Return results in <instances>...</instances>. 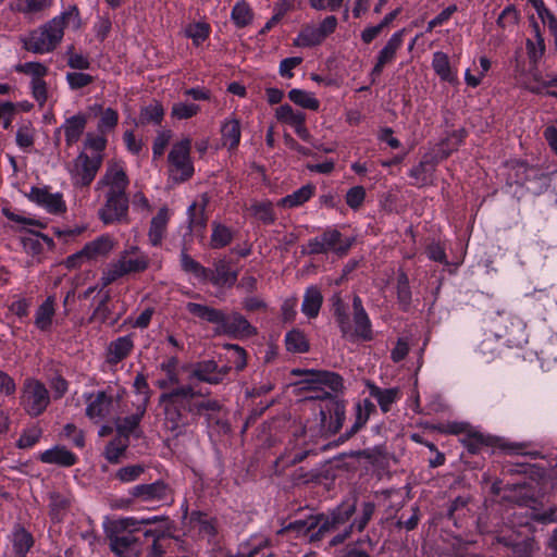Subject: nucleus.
<instances>
[{"instance_id":"obj_40","label":"nucleus","mask_w":557,"mask_h":557,"mask_svg":"<svg viewBox=\"0 0 557 557\" xmlns=\"http://www.w3.org/2000/svg\"><path fill=\"white\" fill-rule=\"evenodd\" d=\"M146 411L145 405H137L134 413L125 416L120 420L116 425L117 434L128 441L129 436L139 428Z\"/></svg>"},{"instance_id":"obj_10","label":"nucleus","mask_w":557,"mask_h":557,"mask_svg":"<svg viewBox=\"0 0 557 557\" xmlns=\"http://www.w3.org/2000/svg\"><path fill=\"white\" fill-rule=\"evenodd\" d=\"M494 335L508 347H520L527 343L525 324L518 318L506 313H498L493 322Z\"/></svg>"},{"instance_id":"obj_13","label":"nucleus","mask_w":557,"mask_h":557,"mask_svg":"<svg viewBox=\"0 0 557 557\" xmlns=\"http://www.w3.org/2000/svg\"><path fill=\"white\" fill-rule=\"evenodd\" d=\"M102 154L94 157L81 152L74 161V169L71 171L73 185L78 188L89 187L102 165Z\"/></svg>"},{"instance_id":"obj_22","label":"nucleus","mask_w":557,"mask_h":557,"mask_svg":"<svg viewBox=\"0 0 557 557\" xmlns=\"http://www.w3.org/2000/svg\"><path fill=\"white\" fill-rule=\"evenodd\" d=\"M272 557V542L263 534H253L242 542L231 557Z\"/></svg>"},{"instance_id":"obj_36","label":"nucleus","mask_w":557,"mask_h":557,"mask_svg":"<svg viewBox=\"0 0 557 557\" xmlns=\"http://www.w3.org/2000/svg\"><path fill=\"white\" fill-rule=\"evenodd\" d=\"M116 271L121 275V277L133 274V273H141L148 269L149 260L146 255H140L136 258H127V251H124L120 258L113 262Z\"/></svg>"},{"instance_id":"obj_5","label":"nucleus","mask_w":557,"mask_h":557,"mask_svg":"<svg viewBox=\"0 0 557 557\" xmlns=\"http://www.w3.org/2000/svg\"><path fill=\"white\" fill-rule=\"evenodd\" d=\"M186 310L199 320L215 325V333L233 339H244L257 335V327L253 326L242 313L232 311L224 312L198 302H187Z\"/></svg>"},{"instance_id":"obj_38","label":"nucleus","mask_w":557,"mask_h":557,"mask_svg":"<svg viewBox=\"0 0 557 557\" xmlns=\"http://www.w3.org/2000/svg\"><path fill=\"white\" fill-rule=\"evenodd\" d=\"M180 264L182 271L186 274H191L200 283H208L211 268H207L195 260L190 255H188L186 248H183L181 251Z\"/></svg>"},{"instance_id":"obj_6","label":"nucleus","mask_w":557,"mask_h":557,"mask_svg":"<svg viewBox=\"0 0 557 557\" xmlns=\"http://www.w3.org/2000/svg\"><path fill=\"white\" fill-rule=\"evenodd\" d=\"M64 18L54 17L42 26L32 30L22 39L23 48L29 52L44 54L55 49L64 35Z\"/></svg>"},{"instance_id":"obj_44","label":"nucleus","mask_w":557,"mask_h":557,"mask_svg":"<svg viewBox=\"0 0 557 557\" xmlns=\"http://www.w3.org/2000/svg\"><path fill=\"white\" fill-rule=\"evenodd\" d=\"M164 119V108L159 101H153L148 106L141 107L136 126L161 125Z\"/></svg>"},{"instance_id":"obj_29","label":"nucleus","mask_w":557,"mask_h":557,"mask_svg":"<svg viewBox=\"0 0 557 557\" xmlns=\"http://www.w3.org/2000/svg\"><path fill=\"white\" fill-rule=\"evenodd\" d=\"M57 312V302L53 295L48 296L36 309L34 314V324L41 333L52 331L53 320Z\"/></svg>"},{"instance_id":"obj_45","label":"nucleus","mask_w":557,"mask_h":557,"mask_svg":"<svg viewBox=\"0 0 557 557\" xmlns=\"http://www.w3.org/2000/svg\"><path fill=\"white\" fill-rule=\"evenodd\" d=\"M317 455L311 448L292 447L286 448L285 451L276 459L275 466L282 470L296 466L302 462L309 455Z\"/></svg>"},{"instance_id":"obj_7","label":"nucleus","mask_w":557,"mask_h":557,"mask_svg":"<svg viewBox=\"0 0 557 557\" xmlns=\"http://www.w3.org/2000/svg\"><path fill=\"white\" fill-rule=\"evenodd\" d=\"M190 150L191 140L184 138L174 143L169 152L168 162L170 175L175 183H185L189 181L195 173Z\"/></svg>"},{"instance_id":"obj_18","label":"nucleus","mask_w":557,"mask_h":557,"mask_svg":"<svg viewBox=\"0 0 557 557\" xmlns=\"http://www.w3.org/2000/svg\"><path fill=\"white\" fill-rule=\"evenodd\" d=\"M29 198L47 212L60 215L66 212L67 207L61 193H50L49 187H32Z\"/></svg>"},{"instance_id":"obj_53","label":"nucleus","mask_w":557,"mask_h":557,"mask_svg":"<svg viewBox=\"0 0 557 557\" xmlns=\"http://www.w3.org/2000/svg\"><path fill=\"white\" fill-rule=\"evenodd\" d=\"M106 180L107 185L109 186L108 191L126 194L129 180L123 168L119 166L109 169L106 174Z\"/></svg>"},{"instance_id":"obj_51","label":"nucleus","mask_w":557,"mask_h":557,"mask_svg":"<svg viewBox=\"0 0 557 557\" xmlns=\"http://www.w3.org/2000/svg\"><path fill=\"white\" fill-rule=\"evenodd\" d=\"M275 117L278 122L286 124L293 128L300 126L301 123H306L307 115L302 111L294 110V108L284 103L275 110Z\"/></svg>"},{"instance_id":"obj_47","label":"nucleus","mask_w":557,"mask_h":557,"mask_svg":"<svg viewBox=\"0 0 557 557\" xmlns=\"http://www.w3.org/2000/svg\"><path fill=\"white\" fill-rule=\"evenodd\" d=\"M324 37L318 26L306 24L301 27L294 40V46L300 48H312L320 46L324 41Z\"/></svg>"},{"instance_id":"obj_28","label":"nucleus","mask_w":557,"mask_h":557,"mask_svg":"<svg viewBox=\"0 0 557 557\" xmlns=\"http://www.w3.org/2000/svg\"><path fill=\"white\" fill-rule=\"evenodd\" d=\"M222 146L227 148L230 152L238 149L242 140V123L240 120L232 114L224 119L220 127Z\"/></svg>"},{"instance_id":"obj_31","label":"nucleus","mask_w":557,"mask_h":557,"mask_svg":"<svg viewBox=\"0 0 557 557\" xmlns=\"http://www.w3.org/2000/svg\"><path fill=\"white\" fill-rule=\"evenodd\" d=\"M38 459L42 463L55 465L63 468H70L78 462V456L61 445H55L40 453Z\"/></svg>"},{"instance_id":"obj_46","label":"nucleus","mask_w":557,"mask_h":557,"mask_svg":"<svg viewBox=\"0 0 557 557\" xmlns=\"http://www.w3.org/2000/svg\"><path fill=\"white\" fill-rule=\"evenodd\" d=\"M401 9L397 8L387 13L376 25L367 26L360 33V39L364 45H370L385 28H387L400 14Z\"/></svg>"},{"instance_id":"obj_54","label":"nucleus","mask_w":557,"mask_h":557,"mask_svg":"<svg viewBox=\"0 0 557 557\" xmlns=\"http://www.w3.org/2000/svg\"><path fill=\"white\" fill-rule=\"evenodd\" d=\"M288 99L296 106L311 111L320 109V100L310 91L293 88L287 94Z\"/></svg>"},{"instance_id":"obj_25","label":"nucleus","mask_w":557,"mask_h":557,"mask_svg":"<svg viewBox=\"0 0 557 557\" xmlns=\"http://www.w3.org/2000/svg\"><path fill=\"white\" fill-rule=\"evenodd\" d=\"M320 237L326 249V253L334 252L339 257L347 255L355 242V238L345 237L333 226H327Z\"/></svg>"},{"instance_id":"obj_2","label":"nucleus","mask_w":557,"mask_h":557,"mask_svg":"<svg viewBox=\"0 0 557 557\" xmlns=\"http://www.w3.org/2000/svg\"><path fill=\"white\" fill-rule=\"evenodd\" d=\"M170 385H177L159 396V406L162 408L163 424L175 436L186 433L187 429L197 425L200 421L209 431L226 433L230 430L227 420L223 414V405L220 400L203 395L200 389L190 384H180L177 371L166 373Z\"/></svg>"},{"instance_id":"obj_27","label":"nucleus","mask_w":557,"mask_h":557,"mask_svg":"<svg viewBox=\"0 0 557 557\" xmlns=\"http://www.w3.org/2000/svg\"><path fill=\"white\" fill-rule=\"evenodd\" d=\"M87 122V114L79 112L75 115L66 117L64 123L55 129V135H60L63 131L66 147L70 148L81 139L85 132Z\"/></svg>"},{"instance_id":"obj_30","label":"nucleus","mask_w":557,"mask_h":557,"mask_svg":"<svg viewBox=\"0 0 557 557\" xmlns=\"http://www.w3.org/2000/svg\"><path fill=\"white\" fill-rule=\"evenodd\" d=\"M171 212L168 207H162L152 216L148 230V239L152 247H160L168 232Z\"/></svg>"},{"instance_id":"obj_55","label":"nucleus","mask_w":557,"mask_h":557,"mask_svg":"<svg viewBox=\"0 0 557 557\" xmlns=\"http://www.w3.org/2000/svg\"><path fill=\"white\" fill-rule=\"evenodd\" d=\"M396 294L400 309L407 312L411 306L412 293L409 277L405 271H399L397 274Z\"/></svg>"},{"instance_id":"obj_3","label":"nucleus","mask_w":557,"mask_h":557,"mask_svg":"<svg viewBox=\"0 0 557 557\" xmlns=\"http://www.w3.org/2000/svg\"><path fill=\"white\" fill-rule=\"evenodd\" d=\"M104 534L115 557H162L171 540L169 528H139L134 517L110 521L104 525Z\"/></svg>"},{"instance_id":"obj_20","label":"nucleus","mask_w":557,"mask_h":557,"mask_svg":"<svg viewBox=\"0 0 557 557\" xmlns=\"http://www.w3.org/2000/svg\"><path fill=\"white\" fill-rule=\"evenodd\" d=\"M239 271L232 269V260L220 258L214 260L213 268L208 277V283L215 287H233L238 280Z\"/></svg>"},{"instance_id":"obj_8","label":"nucleus","mask_w":557,"mask_h":557,"mask_svg":"<svg viewBox=\"0 0 557 557\" xmlns=\"http://www.w3.org/2000/svg\"><path fill=\"white\" fill-rule=\"evenodd\" d=\"M509 178L512 183L525 186L534 194H541L546 190L552 182L549 174L536 166H530L524 161H516L511 168Z\"/></svg>"},{"instance_id":"obj_52","label":"nucleus","mask_w":557,"mask_h":557,"mask_svg":"<svg viewBox=\"0 0 557 557\" xmlns=\"http://www.w3.org/2000/svg\"><path fill=\"white\" fill-rule=\"evenodd\" d=\"M532 26L535 34V39L533 40L528 38L525 42V48L530 63L532 64V66H536L539 60H541L545 52V42L543 36L540 33L539 24L533 21Z\"/></svg>"},{"instance_id":"obj_11","label":"nucleus","mask_w":557,"mask_h":557,"mask_svg":"<svg viewBox=\"0 0 557 557\" xmlns=\"http://www.w3.org/2000/svg\"><path fill=\"white\" fill-rule=\"evenodd\" d=\"M21 404L30 417L42 414L50 404V395L46 385L35 379L26 380Z\"/></svg>"},{"instance_id":"obj_57","label":"nucleus","mask_w":557,"mask_h":557,"mask_svg":"<svg viewBox=\"0 0 557 557\" xmlns=\"http://www.w3.org/2000/svg\"><path fill=\"white\" fill-rule=\"evenodd\" d=\"M231 20L237 28L248 26L253 20V12L245 0L238 1L232 9Z\"/></svg>"},{"instance_id":"obj_4","label":"nucleus","mask_w":557,"mask_h":557,"mask_svg":"<svg viewBox=\"0 0 557 557\" xmlns=\"http://www.w3.org/2000/svg\"><path fill=\"white\" fill-rule=\"evenodd\" d=\"M329 305L342 338L350 343H367L374 339L372 321L359 295L354 294L352 296L351 315L348 312V304L345 302L341 290L333 293L329 298Z\"/></svg>"},{"instance_id":"obj_14","label":"nucleus","mask_w":557,"mask_h":557,"mask_svg":"<svg viewBox=\"0 0 557 557\" xmlns=\"http://www.w3.org/2000/svg\"><path fill=\"white\" fill-rule=\"evenodd\" d=\"M405 36V28L395 32L377 52L374 65L369 74L371 84H375L376 78L383 73L384 69L396 60L397 52L404 46Z\"/></svg>"},{"instance_id":"obj_26","label":"nucleus","mask_w":557,"mask_h":557,"mask_svg":"<svg viewBox=\"0 0 557 557\" xmlns=\"http://www.w3.org/2000/svg\"><path fill=\"white\" fill-rule=\"evenodd\" d=\"M218 372V362L215 360H199L189 366L188 381L190 384L197 381L209 385H219Z\"/></svg>"},{"instance_id":"obj_21","label":"nucleus","mask_w":557,"mask_h":557,"mask_svg":"<svg viewBox=\"0 0 557 557\" xmlns=\"http://www.w3.org/2000/svg\"><path fill=\"white\" fill-rule=\"evenodd\" d=\"M373 413H376V406L369 398L358 400L355 404V421L349 429L339 435L336 445L343 444L356 435Z\"/></svg>"},{"instance_id":"obj_17","label":"nucleus","mask_w":557,"mask_h":557,"mask_svg":"<svg viewBox=\"0 0 557 557\" xmlns=\"http://www.w3.org/2000/svg\"><path fill=\"white\" fill-rule=\"evenodd\" d=\"M83 398L87 404L85 414L89 419H106L110 416L114 403V396L111 388L98 391L96 393H84Z\"/></svg>"},{"instance_id":"obj_23","label":"nucleus","mask_w":557,"mask_h":557,"mask_svg":"<svg viewBox=\"0 0 557 557\" xmlns=\"http://www.w3.org/2000/svg\"><path fill=\"white\" fill-rule=\"evenodd\" d=\"M209 205L207 195L201 196L200 201H194L187 208V221L189 231L196 236L202 238L206 234L208 215L206 209Z\"/></svg>"},{"instance_id":"obj_41","label":"nucleus","mask_w":557,"mask_h":557,"mask_svg":"<svg viewBox=\"0 0 557 557\" xmlns=\"http://www.w3.org/2000/svg\"><path fill=\"white\" fill-rule=\"evenodd\" d=\"M315 193V186L313 184H307L293 191L289 195L281 198L277 206L283 208H297L309 201Z\"/></svg>"},{"instance_id":"obj_43","label":"nucleus","mask_w":557,"mask_h":557,"mask_svg":"<svg viewBox=\"0 0 557 557\" xmlns=\"http://www.w3.org/2000/svg\"><path fill=\"white\" fill-rule=\"evenodd\" d=\"M432 67L436 75L443 81L449 84L457 82V74L450 66L449 57L443 51H436L433 53Z\"/></svg>"},{"instance_id":"obj_15","label":"nucleus","mask_w":557,"mask_h":557,"mask_svg":"<svg viewBox=\"0 0 557 557\" xmlns=\"http://www.w3.org/2000/svg\"><path fill=\"white\" fill-rule=\"evenodd\" d=\"M450 432L454 434H462L459 441L471 455H479L484 449L495 446V437L474 431L463 423H454L450 426Z\"/></svg>"},{"instance_id":"obj_59","label":"nucleus","mask_w":557,"mask_h":557,"mask_svg":"<svg viewBox=\"0 0 557 557\" xmlns=\"http://www.w3.org/2000/svg\"><path fill=\"white\" fill-rule=\"evenodd\" d=\"M468 498L458 496L453 499L447 507L446 518L451 521L455 527L461 528L460 519L466 516L468 511Z\"/></svg>"},{"instance_id":"obj_9","label":"nucleus","mask_w":557,"mask_h":557,"mask_svg":"<svg viewBox=\"0 0 557 557\" xmlns=\"http://www.w3.org/2000/svg\"><path fill=\"white\" fill-rule=\"evenodd\" d=\"M184 518L188 519V528L195 532L200 540L209 544H219L221 540V523L219 519L210 512L202 510H191L188 513V507H185Z\"/></svg>"},{"instance_id":"obj_50","label":"nucleus","mask_w":557,"mask_h":557,"mask_svg":"<svg viewBox=\"0 0 557 557\" xmlns=\"http://www.w3.org/2000/svg\"><path fill=\"white\" fill-rule=\"evenodd\" d=\"M284 343L286 350L293 354H305L310 349L309 341L304 331L292 329L285 334Z\"/></svg>"},{"instance_id":"obj_35","label":"nucleus","mask_w":557,"mask_h":557,"mask_svg":"<svg viewBox=\"0 0 557 557\" xmlns=\"http://www.w3.org/2000/svg\"><path fill=\"white\" fill-rule=\"evenodd\" d=\"M115 246L114 238L109 234H102L84 245V250L89 261H97L110 255Z\"/></svg>"},{"instance_id":"obj_60","label":"nucleus","mask_w":557,"mask_h":557,"mask_svg":"<svg viewBox=\"0 0 557 557\" xmlns=\"http://www.w3.org/2000/svg\"><path fill=\"white\" fill-rule=\"evenodd\" d=\"M211 34V26L207 22H197L187 26L186 36L193 40V44L198 47L209 38Z\"/></svg>"},{"instance_id":"obj_33","label":"nucleus","mask_w":557,"mask_h":557,"mask_svg":"<svg viewBox=\"0 0 557 557\" xmlns=\"http://www.w3.org/2000/svg\"><path fill=\"white\" fill-rule=\"evenodd\" d=\"M134 349L133 335L120 336L112 341L107 348V361L110 364H117L126 359Z\"/></svg>"},{"instance_id":"obj_32","label":"nucleus","mask_w":557,"mask_h":557,"mask_svg":"<svg viewBox=\"0 0 557 557\" xmlns=\"http://www.w3.org/2000/svg\"><path fill=\"white\" fill-rule=\"evenodd\" d=\"M437 164V157L426 153L417 165L409 170L408 175L416 181L418 186H424L431 181Z\"/></svg>"},{"instance_id":"obj_58","label":"nucleus","mask_w":557,"mask_h":557,"mask_svg":"<svg viewBox=\"0 0 557 557\" xmlns=\"http://www.w3.org/2000/svg\"><path fill=\"white\" fill-rule=\"evenodd\" d=\"M249 211L264 225H272L276 220L273 203L270 200L256 201L251 203Z\"/></svg>"},{"instance_id":"obj_49","label":"nucleus","mask_w":557,"mask_h":557,"mask_svg":"<svg viewBox=\"0 0 557 557\" xmlns=\"http://www.w3.org/2000/svg\"><path fill=\"white\" fill-rule=\"evenodd\" d=\"M211 228L210 246L212 249H222L233 242L234 231L230 226L221 222L213 221Z\"/></svg>"},{"instance_id":"obj_61","label":"nucleus","mask_w":557,"mask_h":557,"mask_svg":"<svg viewBox=\"0 0 557 557\" xmlns=\"http://www.w3.org/2000/svg\"><path fill=\"white\" fill-rule=\"evenodd\" d=\"M65 79L70 89L73 91L83 89L95 82L92 75L77 71L67 72Z\"/></svg>"},{"instance_id":"obj_12","label":"nucleus","mask_w":557,"mask_h":557,"mask_svg":"<svg viewBox=\"0 0 557 557\" xmlns=\"http://www.w3.org/2000/svg\"><path fill=\"white\" fill-rule=\"evenodd\" d=\"M128 209L127 194L107 191L104 205L99 209L98 216L104 225L127 223Z\"/></svg>"},{"instance_id":"obj_34","label":"nucleus","mask_w":557,"mask_h":557,"mask_svg":"<svg viewBox=\"0 0 557 557\" xmlns=\"http://www.w3.org/2000/svg\"><path fill=\"white\" fill-rule=\"evenodd\" d=\"M323 300L321 288L318 285L307 286L301 302L302 314L309 320L318 318Z\"/></svg>"},{"instance_id":"obj_1","label":"nucleus","mask_w":557,"mask_h":557,"mask_svg":"<svg viewBox=\"0 0 557 557\" xmlns=\"http://www.w3.org/2000/svg\"><path fill=\"white\" fill-rule=\"evenodd\" d=\"M375 510L373 500H363L358 505V497L352 496L326 512H300L294 520L283 524L277 535L306 539L310 544H318L329 534L338 531L329 542L330 547H337L355 532H363Z\"/></svg>"},{"instance_id":"obj_16","label":"nucleus","mask_w":557,"mask_h":557,"mask_svg":"<svg viewBox=\"0 0 557 557\" xmlns=\"http://www.w3.org/2000/svg\"><path fill=\"white\" fill-rule=\"evenodd\" d=\"M345 404L336 397L329 395V401L320 411V425L323 435L336 434L346 419Z\"/></svg>"},{"instance_id":"obj_37","label":"nucleus","mask_w":557,"mask_h":557,"mask_svg":"<svg viewBox=\"0 0 557 557\" xmlns=\"http://www.w3.org/2000/svg\"><path fill=\"white\" fill-rule=\"evenodd\" d=\"M367 386L370 396L376 399L383 413L388 412L392 405L400 398V391L396 387L381 388L372 382H368Z\"/></svg>"},{"instance_id":"obj_56","label":"nucleus","mask_w":557,"mask_h":557,"mask_svg":"<svg viewBox=\"0 0 557 557\" xmlns=\"http://www.w3.org/2000/svg\"><path fill=\"white\" fill-rule=\"evenodd\" d=\"M224 349L227 350L225 361L231 363L238 373L247 367V351L237 344H225Z\"/></svg>"},{"instance_id":"obj_42","label":"nucleus","mask_w":557,"mask_h":557,"mask_svg":"<svg viewBox=\"0 0 557 557\" xmlns=\"http://www.w3.org/2000/svg\"><path fill=\"white\" fill-rule=\"evenodd\" d=\"M11 542L15 557H26L34 545V537L24 527L16 524L12 532Z\"/></svg>"},{"instance_id":"obj_48","label":"nucleus","mask_w":557,"mask_h":557,"mask_svg":"<svg viewBox=\"0 0 557 557\" xmlns=\"http://www.w3.org/2000/svg\"><path fill=\"white\" fill-rule=\"evenodd\" d=\"M506 346L502 344V339L494 335V331L485 333L484 339L478 345L476 354L480 355L484 362L492 361L500 351V347Z\"/></svg>"},{"instance_id":"obj_39","label":"nucleus","mask_w":557,"mask_h":557,"mask_svg":"<svg viewBox=\"0 0 557 557\" xmlns=\"http://www.w3.org/2000/svg\"><path fill=\"white\" fill-rule=\"evenodd\" d=\"M302 382L307 384L325 385L334 393H338L344 388V379L342 375L326 370L310 372V379H304Z\"/></svg>"},{"instance_id":"obj_24","label":"nucleus","mask_w":557,"mask_h":557,"mask_svg":"<svg viewBox=\"0 0 557 557\" xmlns=\"http://www.w3.org/2000/svg\"><path fill=\"white\" fill-rule=\"evenodd\" d=\"M27 235L21 237V244L24 251L32 257H40L45 253V249L53 251L55 244L53 238L39 231L30 228H22Z\"/></svg>"},{"instance_id":"obj_19","label":"nucleus","mask_w":557,"mask_h":557,"mask_svg":"<svg viewBox=\"0 0 557 557\" xmlns=\"http://www.w3.org/2000/svg\"><path fill=\"white\" fill-rule=\"evenodd\" d=\"M171 488L162 481L157 480L148 484H137L128 490V495L133 498L145 502H164L168 499Z\"/></svg>"},{"instance_id":"obj_62","label":"nucleus","mask_w":557,"mask_h":557,"mask_svg":"<svg viewBox=\"0 0 557 557\" xmlns=\"http://www.w3.org/2000/svg\"><path fill=\"white\" fill-rule=\"evenodd\" d=\"M112 310L109 305L98 304L94 309L89 321L90 322H99L100 324L108 323L110 326H113L121 318V314H117L115 318L111 319Z\"/></svg>"},{"instance_id":"obj_63","label":"nucleus","mask_w":557,"mask_h":557,"mask_svg":"<svg viewBox=\"0 0 557 557\" xmlns=\"http://www.w3.org/2000/svg\"><path fill=\"white\" fill-rule=\"evenodd\" d=\"M119 123V113L113 108H107L102 111L98 121L97 129L101 134L113 131Z\"/></svg>"},{"instance_id":"obj_64","label":"nucleus","mask_w":557,"mask_h":557,"mask_svg":"<svg viewBox=\"0 0 557 557\" xmlns=\"http://www.w3.org/2000/svg\"><path fill=\"white\" fill-rule=\"evenodd\" d=\"M42 435V431L39 426H32L23 431L20 438L17 440V447L21 449H28L35 446Z\"/></svg>"}]
</instances>
